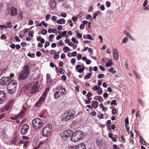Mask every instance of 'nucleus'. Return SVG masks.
<instances>
[{
	"label": "nucleus",
	"instance_id": "obj_1",
	"mask_svg": "<svg viewBox=\"0 0 149 149\" xmlns=\"http://www.w3.org/2000/svg\"><path fill=\"white\" fill-rule=\"evenodd\" d=\"M54 96L55 99H57L62 96L66 93V91L62 86H58L53 89Z\"/></svg>",
	"mask_w": 149,
	"mask_h": 149
},
{
	"label": "nucleus",
	"instance_id": "obj_2",
	"mask_svg": "<svg viewBox=\"0 0 149 149\" xmlns=\"http://www.w3.org/2000/svg\"><path fill=\"white\" fill-rule=\"evenodd\" d=\"M30 69L29 65L26 64L23 67V70L19 74L18 79L22 80L27 78L30 74Z\"/></svg>",
	"mask_w": 149,
	"mask_h": 149
},
{
	"label": "nucleus",
	"instance_id": "obj_3",
	"mask_svg": "<svg viewBox=\"0 0 149 149\" xmlns=\"http://www.w3.org/2000/svg\"><path fill=\"white\" fill-rule=\"evenodd\" d=\"M17 83L14 79L11 80L8 83L7 89L8 93L12 94L16 91Z\"/></svg>",
	"mask_w": 149,
	"mask_h": 149
},
{
	"label": "nucleus",
	"instance_id": "obj_4",
	"mask_svg": "<svg viewBox=\"0 0 149 149\" xmlns=\"http://www.w3.org/2000/svg\"><path fill=\"white\" fill-rule=\"evenodd\" d=\"M84 136V133L81 131L75 132L71 137V140L74 142L82 140Z\"/></svg>",
	"mask_w": 149,
	"mask_h": 149
},
{
	"label": "nucleus",
	"instance_id": "obj_5",
	"mask_svg": "<svg viewBox=\"0 0 149 149\" xmlns=\"http://www.w3.org/2000/svg\"><path fill=\"white\" fill-rule=\"evenodd\" d=\"M33 127L36 131L38 130L40 128L42 125V121L40 118H36L32 121Z\"/></svg>",
	"mask_w": 149,
	"mask_h": 149
},
{
	"label": "nucleus",
	"instance_id": "obj_6",
	"mask_svg": "<svg viewBox=\"0 0 149 149\" xmlns=\"http://www.w3.org/2000/svg\"><path fill=\"white\" fill-rule=\"evenodd\" d=\"M52 125L50 124L46 125L43 128L42 135L44 136H49L51 132Z\"/></svg>",
	"mask_w": 149,
	"mask_h": 149
},
{
	"label": "nucleus",
	"instance_id": "obj_7",
	"mask_svg": "<svg viewBox=\"0 0 149 149\" xmlns=\"http://www.w3.org/2000/svg\"><path fill=\"white\" fill-rule=\"evenodd\" d=\"M62 116L65 118V121H68L73 117L74 114L72 113V111L67 110L62 115Z\"/></svg>",
	"mask_w": 149,
	"mask_h": 149
},
{
	"label": "nucleus",
	"instance_id": "obj_8",
	"mask_svg": "<svg viewBox=\"0 0 149 149\" xmlns=\"http://www.w3.org/2000/svg\"><path fill=\"white\" fill-rule=\"evenodd\" d=\"M38 84V81H36L31 87L29 89V93L31 94L35 93L39 90Z\"/></svg>",
	"mask_w": 149,
	"mask_h": 149
},
{
	"label": "nucleus",
	"instance_id": "obj_9",
	"mask_svg": "<svg viewBox=\"0 0 149 149\" xmlns=\"http://www.w3.org/2000/svg\"><path fill=\"white\" fill-rule=\"evenodd\" d=\"M47 95L46 92L43 93L42 96L39 99L38 102L35 104L36 107H40L45 102V98Z\"/></svg>",
	"mask_w": 149,
	"mask_h": 149
},
{
	"label": "nucleus",
	"instance_id": "obj_10",
	"mask_svg": "<svg viewBox=\"0 0 149 149\" xmlns=\"http://www.w3.org/2000/svg\"><path fill=\"white\" fill-rule=\"evenodd\" d=\"M27 109L26 108L24 107H23L22 110L21 112H20L18 115L15 116V117H10V118L12 120H15L18 118L19 119H21L22 118L24 115L25 113L26 112Z\"/></svg>",
	"mask_w": 149,
	"mask_h": 149
},
{
	"label": "nucleus",
	"instance_id": "obj_11",
	"mask_svg": "<svg viewBox=\"0 0 149 149\" xmlns=\"http://www.w3.org/2000/svg\"><path fill=\"white\" fill-rule=\"evenodd\" d=\"M29 129V126L27 124H24L21 129V133L22 135L25 134Z\"/></svg>",
	"mask_w": 149,
	"mask_h": 149
},
{
	"label": "nucleus",
	"instance_id": "obj_12",
	"mask_svg": "<svg viewBox=\"0 0 149 149\" xmlns=\"http://www.w3.org/2000/svg\"><path fill=\"white\" fill-rule=\"evenodd\" d=\"M6 99V94L3 91H0V104H3Z\"/></svg>",
	"mask_w": 149,
	"mask_h": 149
},
{
	"label": "nucleus",
	"instance_id": "obj_13",
	"mask_svg": "<svg viewBox=\"0 0 149 149\" xmlns=\"http://www.w3.org/2000/svg\"><path fill=\"white\" fill-rule=\"evenodd\" d=\"M10 14L12 16H15L17 14V10L14 7H12L10 9Z\"/></svg>",
	"mask_w": 149,
	"mask_h": 149
},
{
	"label": "nucleus",
	"instance_id": "obj_14",
	"mask_svg": "<svg viewBox=\"0 0 149 149\" xmlns=\"http://www.w3.org/2000/svg\"><path fill=\"white\" fill-rule=\"evenodd\" d=\"M73 134V131L68 130L65 131L63 132V136L67 138L69 136H72Z\"/></svg>",
	"mask_w": 149,
	"mask_h": 149
},
{
	"label": "nucleus",
	"instance_id": "obj_15",
	"mask_svg": "<svg viewBox=\"0 0 149 149\" xmlns=\"http://www.w3.org/2000/svg\"><path fill=\"white\" fill-rule=\"evenodd\" d=\"M10 78L8 77H2L0 79V83L1 84L3 85L6 84L9 81Z\"/></svg>",
	"mask_w": 149,
	"mask_h": 149
},
{
	"label": "nucleus",
	"instance_id": "obj_16",
	"mask_svg": "<svg viewBox=\"0 0 149 149\" xmlns=\"http://www.w3.org/2000/svg\"><path fill=\"white\" fill-rule=\"evenodd\" d=\"M55 0H51L49 3L50 10L52 11L54 10L56 8Z\"/></svg>",
	"mask_w": 149,
	"mask_h": 149
},
{
	"label": "nucleus",
	"instance_id": "obj_17",
	"mask_svg": "<svg viewBox=\"0 0 149 149\" xmlns=\"http://www.w3.org/2000/svg\"><path fill=\"white\" fill-rule=\"evenodd\" d=\"M113 50L114 58L116 60H118L119 58V56L117 49H113Z\"/></svg>",
	"mask_w": 149,
	"mask_h": 149
},
{
	"label": "nucleus",
	"instance_id": "obj_18",
	"mask_svg": "<svg viewBox=\"0 0 149 149\" xmlns=\"http://www.w3.org/2000/svg\"><path fill=\"white\" fill-rule=\"evenodd\" d=\"M13 107L12 102L10 101L8 104L6 106L4 109V111H8L11 109Z\"/></svg>",
	"mask_w": 149,
	"mask_h": 149
},
{
	"label": "nucleus",
	"instance_id": "obj_19",
	"mask_svg": "<svg viewBox=\"0 0 149 149\" xmlns=\"http://www.w3.org/2000/svg\"><path fill=\"white\" fill-rule=\"evenodd\" d=\"M82 66L80 65H77L75 67V69L78 70L77 71L79 73H82L83 71V69H82Z\"/></svg>",
	"mask_w": 149,
	"mask_h": 149
},
{
	"label": "nucleus",
	"instance_id": "obj_20",
	"mask_svg": "<svg viewBox=\"0 0 149 149\" xmlns=\"http://www.w3.org/2000/svg\"><path fill=\"white\" fill-rule=\"evenodd\" d=\"M39 139L38 136H35L32 141V145L33 146H35L36 145Z\"/></svg>",
	"mask_w": 149,
	"mask_h": 149
},
{
	"label": "nucleus",
	"instance_id": "obj_21",
	"mask_svg": "<svg viewBox=\"0 0 149 149\" xmlns=\"http://www.w3.org/2000/svg\"><path fill=\"white\" fill-rule=\"evenodd\" d=\"M56 22L59 24H64L65 23V20L62 18L61 19H58Z\"/></svg>",
	"mask_w": 149,
	"mask_h": 149
},
{
	"label": "nucleus",
	"instance_id": "obj_22",
	"mask_svg": "<svg viewBox=\"0 0 149 149\" xmlns=\"http://www.w3.org/2000/svg\"><path fill=\"white\" fill-rule=\"evenodd\" d=\"M36 39L38 41H40V42L42 43H44L45 42V40L44 38H42L41 36H39L37 37Z\"/></svg>",
	"mask_w": 149,
	"mask_h": 149
},
{
	"label": "nucleus",
	"instance_id": "obj_23",
	"mask_svg": "<svg viewBox=\"0 0 149 149\" xmlns=\"http://www.w3.org/2000/svg\"><path fill=\"white\" fill-rule=\"evenodd\" d=\"M94 99L96 100H97L100 101V102L101 101H103V99L102 97L100 96H97L95 97Z\"/></svg>",
	"mask_w": 149,
	"mask_h": 149
},
{
	"label": "nucleus",
	"instance_id": "obj_24",
	"mask_svg": "<svg viewBox=\"0 0 149 149\" xmlns=\"http://www.w3.org/2000/svg\"><path fill=\"white\" fill-rule=\"evenodd\" d=\"M101 14L100 12H96L95 13L93 14V18L95 19L96 17L99 15H100Z\"/></svg>",
	"mask_w": 149,
	"mask_h": 149
},
{
	"label": "nucleus",
	"instance_id": "obj_25",
	"mask_svg": "<svg viewBox=\"0 0 149 149\" xmlns=\"http://www.w3.org/2000/svg\"><path fill=\"white\" fill-rule=\"evenodd\" d=\"M112 64L113 63L112 60H109L108 61V62L106 64V65L107 67H108L111 66Z\"/></svg>",
	"mask_w": 149,
	"mask_h": 149
},
{
	"label": "nucleus",
	"instance_id": "obj_26",
	"mask_svg": "<svg viewBox=\"0 0 149 149\" xmlns=\"http://www.w3.org/2000/svg\"><path fill=\"white\" fill-rule=\"evenodd\" d=\"M112 136H113V134L111 133H109V134H108L109 137V138H111V139L114 142H115L116 141V139L114 137H113Z\"/></svg>",
	"mask_w": 149,
	"mask_h": 149
},
{
	"label": "nucleus",
	"instance_id": "obj_27",
	"mask_svg": "<svg viewBox=\"0 0 149 149\" xmlns=\"http://www.w3.org/2000/svg\"><path fill=\"white\" fill-rule=\"evenodd\" d=\"M98 103L96 101H93L92 103V106L95 108H96L97 107Z\"/></svg>",
	"mask_w": 149,
	"mask_h": 149
},
{
	"label": "nucleus",
	"instance_id": "obj_28",
	"mask_svg": "<svg viewBox=\"0 0 149 149\" xmlns=\"http://www.w3.org/2000/svg\"><path fill=\"white\" fill-rule=\"evenodd\" d=\"M76 149H86V145L84 144H81L76 148Z\"/></svg>",
	"mask_w": 149,
	"mask_h": 149
},
{
	"label": "nucleus",
	"instance_id": "obj_29",
	"mask_svg": "<svg viewBox=\"0 0 149 149\" xmlns=\"http://www.w3.org/2000/svg\"><path fill=\"white\" fill-rule=\"evenodd\" d=\"M6 26L7 28H10L12 26L11 23L10 22H7L6 24Z\"/></svg>",
	"mask_w": 149,
	"mask_h": 149
},
{
	"label": "nucleus",
	"instance_id": "obj_30",
	"mask_svg": "<svg viewBox=\"0 0 149 149\" xmlns=\"http://www.w3.org/2000/svg\"><path fill=\"white\" fill-rule=\"evenodd\" d=\"M109 71L111 72L113 74H115L116 73V71L114 70V68L113 67H111L110 69H109Z\"/></svg>",
	"mask_w": 149,
	"mask_h": 149
},
{
	"label": "nucleus",
	"instance_id": "obj_31",
	"mask_svg": "<svg viewBox=\"0 0 149 149\" xmlns=\"http://www.w3.org/2000/svg\"><path fill=\"white\" fill-rule=\"evenodd\" d=\"M110 104L111 105H114L116 106L117 105V104L116 103V100H113L111 102Z\"/></svg>",
	"mask_w": 149,
	"mask_h": 149
},
{
	"label": "nucleus",
	"instance_id": "obj_32",
	"mask_svg": "<svg viewBox=\"0 0 149 149\" xmlns=\"http://www.w3.org/2000/svg\"><path fill=\"white\" fill-rule=\"evenodd\" d=\"M17 140V137H14L13 139V140L12 141H11V142L12 143V144L15 145L16 143V141Z\"/></svg>",
	"mask_w": 149,
	"mask_h": 149
},
{
	"label": "nucleus",
	"instance_id": "obj_33",
	"mask_svg": "<svg viewBox=\"0 0 149 149\" xmlns=\"http://www.w3.org/2000/svg\"><path fill=\"white\" fill-rule=\"evenodd\" d=\"M63 50L65 53H66L70 50V49L67 47H65Z\"/></svg>",
	"mask_w": 149,
	"mask_h": 149
},
{
	"label": "nucleus",
	"instance_id": "obj_34",
	"mask_svg": "<svg viewBox=\"0 0 149 149\" xmlns=\"http://www.w3.org/2000/svg\"><path fill=\"white\" fill-rule=\"evenodd\" d=\"M100 88V87L98 86H95L92 88V89L95 91H97Z\"/></svg>",
	"mask_w": 149,
	"mask_h": 149
},
{
	"label": "nucleus",
	"instance_id": "obj_35",
	"mask_svg": "<svg viewBox=\"0 0 149 149\" xmlns=\"http://www.w3.org/2000/svg\"><path fill=\"white\" fill-rule=\"evenodd\" d=\"M91 73H89L87 75H85L84 78L85 79H89L91 77Z\"/></svg>",
	"mask_w": 149,
	"mask_h": 149
},
{
	"label": "nucleus",
	"instance_id": "obj_36",
	"mask_svg": "<svg viewBox=\"0 0 149 149\" xmlns=\"http://www.w3.org/2000/svg\"><path fill=\"white\" fill-rule=\"evenodd\" d=\"M56 30L54 29H52L50 28L48 29V32L49 33H54L56 31Z\"/></svg>",
	"mask_w": 149,
	"mask_h": 149
},
{
	"label": "nucleus",
	"instance_id": "obj_37",
	"mask_svg": "<svg viewBox=\"0 0 149 149\" xmlns=\"http://www.w3.org/2000/svg\"><path fill=\"white\" fill-rule=\"evenodd\" d=\"M38 21H35V23L36 24V26H41L42 25V22H41L39 23H38Z\"/></svg>",
	"mask_w": 149,
	"mask_h": 149
},
{
	"label": "nucleus",
	"instance_id": "obj_38",
	"mask_svg": "<svg viewBox=\"0 0 149 149\" xmlns=\"http://www.w3.org/2000/svg\"><path fill=\"white\" fill-rule=\"evenodd\" d=\"M139 138L140 142L143 145H145V143L143 139L141 137H139Z\"/></svg>",
	"mask_w": 149,
	"mask_h": 149
},
{
	"label": "nucleus",
	"instance_id": "obj_39",
	"mask_svg": "<svg viewBox=\"0 0 149 149\" xmlns=\"http://www.w3.org/2000/svg\"><path fill=\"white\" fill-rule=\"evenodd\" d=\"M27 55L31 57L34 58L35 57V55L34 54H31L30 53H29L27 54Z\"/></svg>",
	"mask_w": 149,
	"mask_h": 149
},
{
	"label": "nucleus",
	"instance_id": "obj_40",
	"mask_svg": "<svg viewBox=\"0 0 149 149\" xmlns=\"http://www.w3.org/2000/svg\"><path fill=\"white\" fill-rule=\"evenodd\" d=\"M148 3V1L147 0H145L144 1L143 3V6L144 7H145Z\"/></svg>",
	"mask_w": 149,
	"mask_h": 149
},
{
	"label": "nucleus",
	"instance_id": "obj_41",
	"mask_svg": "<svg viewBox=\"0 0 149 149\" xmlns=\"http://www.w3.org/2000/svg\"><path fill=\"white\" fill-rule=\"evenodd\" d=\"M51 17V15L50 14L47 15L45 16L46 19L47 20H48Z\"/></svg>",
	"mask_w": 149,
	"mask_h": 149
},
{
	"label": "nucleus",
	"instance_id": "obj_42",
	"mask_svg": "<svg viewBox=\"0 0 149 149\" xmlns=\"http://www.w3.org/2000/svg\"><path fill=\"white\" fill-rule=\"evenodd\" d=\"M50 44L49 42H45V45H44V47L45 48H46L47 47L49 46Z\"/></svg>",
	"mask_w": 149,
	"mask_h": 149
},
{
	"label": "nucleus",
	"instance_id": "obj_43",
	"mask_svg": "<svg viewBox=\"0 0 149 149\" xmlns=\"http://www.w3.org/2000/svg\"><path fill=\"white\" fill-rule=\"evenodd\" d=\"M34 33V31L33 30H31L30 32L29 33V36H31V37H33Z\"/></svg>",
	"mask_w": 149,
	"mask_h": 149
},
{
	"label": "nucleus",
	"instance_id": "obj_44",
	"mask_svg": "<svg viewBox=\"0 0 149 149\" xmlns=\"http://www.w3.org/2000/svg\"><path fill=\"white\" fill-rule=\"evenodd\" d=\"M129 119L128 118H126L125 120V124L126 125H128L129 124Z\"/></svg>",
	"mask_w": 149,
	"mask_h": 149
},
{
	"label": "nucleus",
	"instance_id": "obj_45",
	"mask_svg": "<svg viewBox=\"0 0 149 149\" xmlns=\"http://www.w3.org/2000/svg\"><path fill=\"white\" fill-rule=\"evenodd\" d=\"M133 73L136 76V77L138 78V79H140V76H139V75H138L137 73H136V72L134 71H133Z\"/></svg>",
	"mask_w": 149,
	"mask_h": 149
},
{
	"label": "nucleus",
	"instance_id": "obj_46",
	"mask_svg": "<svg viewBox=\"0 0 149 149\" xmlns=\"http://www.w3.org/2000/svg\"><path fill=\"white\" fill-rule=\"evenodd\" d=\"M128 41V38L127 37H125L122 40V42L123 43H126Z\"/></svg>",
	"mask_w": 149,
	"mask_h": 149
},
{
	"label": "nucleus",
	"instance_id": "obj_47",
	"mask_svg": "<svg viewBox=\"0 0 149 149\" xmlns=\"http://www.w3.org/2000/svg\"><path fill=\"white\" fill-rule=\"evenodd\" d=\"M57 17L56 16H52V21H55L57 19Z\"/></svg>",
	"mask_w": 149,
	"mask_h": 149
},
{
	"label": "nucleus",
	"instance_id": "obj_48",
	"mask_svg": "<svg viewBox=\"0 0 149 149\" xmlns=\"http://www.w3.org/2000/svg\"><path fill=\"white\" fill-rule=\"evenodd\" d=\"M72 41L74 43H77L78 42V41L76 40V39L74 38H72Z\"/></svg>",
	"mask_w": 149,
	"mask_h": 149
},
{
	"label": "nucleus",
	"instance_id": "obj_49",
	"mask_svg": "<svg viewBox=\"0 0 149 149\" xmlns=\"http://www.w3.org/2000/svg\"><path fill=\"white\" fill-rule=\"evenodd\" d=\"M60 72L62 74H63L64 73V70L62 68H59Z\"/></svg>",
	"mask_w": 149,
	"mask_h": 149
},
{
	"label": "nucleus",
	"instance_id": "obj_50",
	"mask_svg": "<svg viewBox=\"0 0 149 149\" xmlns=\"http://www.w3.org/2000/svg\"><path fill=\"white\" fill-rule=\"evenodd\" d=\"M102 92H103L102 90V89H100L99 91H97V93L99 95H100L102 94Z\"/></svg>",
	"mask_w": 149,
	"mask_h": 149
},
{
	"label": "nucleus",
	"instance_id": "obj_51",
	"mask_svg": "<svg viewBox=\"0 0 149 149\" xmlns=\"http://www.w3.org/2000/svg\"><path fill=\"white\" fill-rule=\"evenodd\" d=\"M15 38L17 42H19L20 41V39H19L18 37L17 36H15Z\"/></svg>",
	"mask_w": 149,
	"mask_h": 149
},
{
	"label": "nucleus",
	"instance_id": "obj_52",
	"mask_svg": "<svg viewBox=\"0 0 149 149\" xmlns=\"http://www.w3.org/2000/svg\"><path fill=\"white\" fill-rule=\"evenodd\" d=\"M47 33V31L46 29H43L42 31V33L44 35H45Z\"/></svg>",
	"mask_w": 149,
	"mask_h": 149
},
{
	"label": "nucleus",
	"instance_id": "obj_53",
	"mask_svg": "<svg viewBox=\"0 0 149 149\" xmlns=\"http://www.w3.org/2000/svg\"><path fill=\"white\" fill-rule=\"evenodd\" d=\"M29 143V141H26L25 142V143L24 144V145L23 147L24 148H25L27 146V145Z\"/></svg>",
	"mask_w": 149,
	"mask_h": 149
},
{
	"label": "nucleus",
	"instance_id": "obj_54",
	"mask_svg": "<svg viewBox=\"0 0 149 149\" xmlns=\"http://www.w3.org/2000/svg\"><path fill=\"white\" fill-rule=\"evenodd\" d=\"M22 32L19 33V36L20 38H22L24 36V34H22Z\"/></svg>",
	"mask_w": 149,
	"mask_h": 149
},
{
	"label": "nucleus",
	"instance_id": "obj_55",
	"mask_svg": "<svg viewBox=\"0 0 149 149\" xmlns=\"http://www.w3.org/2000/svg\"><path fill=\"white\" fill-rule=\"evenodd\" d=\"M86 38L90 40H92V38L91 35L90 34H88L87 35Z\"/></svg>",
	"mask_w": 149,
	"mask_h": 149
},
{
	"label": "nucleus",
	"instance_id": "obj_56",
	"mask_svg": "<svg viewBox=\"0 0 149 149\" xmlns=\"http://www.w3.org/2000/svg\"><path fill=\"white\" fill-rule=\"evenodd\" d=\"M0 28L1 29V30H2L3 28L6 29V26L5 25H0Z\"/></svg>",
	"mask_w": 149,
	"mask_h": 149
},
{
	"label": "nucleus",
	"instance_id": "obj_57",
	"mask_svg": "<svg viewBox=\"0 0 149 149\" xmlns=\"http://www.w3.org/2000/svg\"><path fill=\"white\" fill-rule=\"evenodd\" d=\"M61 78L62 80L64 81H65L66 80V77L64 75H63L61 76Z\"/></svg>",
	"mask_w": 149,
	"mask_h": 149
},
{
	"label": "nucleus",
	"instance_id": "obj_58",
	"mask_svg": "<svg viewBox=\"0 0 149 149\" xmlns=\"http://www.w3.org/2000/svg\"><path fill=\"white\" fill-rule=\"evenodd\" d=\"M104 75L103 74H100L98 76V77L99 78H102L104 77Z\"/></svg>",
	"mask_w": 149,
	"mask_h": 149
},
{
	"label": "nucleus",
	"instance_id": "obj_59",
	"mask_svg": "<svg viewBox=\"0 0 149 149\" xmlns=\"http://www.w3.org/2000/svg\"><path fill=\"white\" fill-rule=\"evenodd\" d=\"M60 15L61 16L64 17H65L67 16L66 14L65 13H61Z\"/></svg>",
	"mask_w": 149,
	"mask_h": 149
},
{
	"label": "nucleus",
	"instance_id": "obj_60",
	"mask_svg": "<svg viewBox=\"0 0 149 149\" xmlns=\"http://www.w3.org/2000/svg\"><path fill=\"white\" fill-rule=\"evenodd\" d=\"M22 138L23 140H26V141L29 139V138L26 136H22Z\"/></svg>",
	"mask_w": 149,
	"mask_h": 149
},
{
	"label": "nucleus",
	"instance_id": "obj_61",
	"mask_svg": "<svg viewBox=\"0 0 149 149\" xmlns=\"http://www.w3.org/2000/svg\"><path fill=\"white\" fill-rule=\"evenodd\" d=\"M111 5L109 1H107L106 2V6L108 8L110 7Z\"/></svg>",
	"mask_w": 149,
	"mask_h": 149
},
{
	"label": "nucleus",
	"instance_id": "obj_62",
	"mask_svg": "<svg viewBox=\"0 0 149 149\" xmlns=\"http://www.w3.org/2000/svg\"><path fill=\"white\" fill-rule=\"evenodd\" d=\"M41 53L40 52H36V55L38 57H40L41 55Z\"/></svg>",
	"mask_w": 149,
	"mask_h": 149
},
{
	"label": "nucleus",
	"instance_id": "obj_63",
	"mask_svg": "<svg viewBox=\"0 0 149 149\" xmlns=\"http://www.w3.org/2000/svg\"><path fill=\"white\" fill-rule=\"evenodd\" d=\"M75 60L74 58H72L71 59V63L72 64H74L75 63Z\"/></svg>",
	"mask_w": 149,
	"mask_h": 149
},
{
	"label": "nucleus",
	"instance_id": "obj_64",
	"mask_svg": "<svg viewBox=\"0 0 149 149\" xmlns=\"http://www.w3.org/2000/svg\"><path fill=\"white\" fill-rule=\"evenodd\" d=\"M59 57V56L57 54L54 55V58L55 59H58Z\"/></svg>",
	"mask_w": 149,
	"mask_h": 149
}]
</instances>
